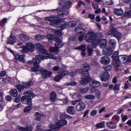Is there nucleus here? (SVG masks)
<instances>
[{"label": "nucleus", "mask_w": 131, "mask_h": 131, "mask_svg": "<svg viewBox=\"0 0 131 131\" xmlns=\"http://www.w3.org/2000/svg\"><path fill=\"white\" fill-rule=\"evenodd\" d=\"M84 68L86 71H83L82 69H78L76 71V72H72L70 73V75L71 76H74L76 73H81L83 76V77L81 79L80 81V84L82 85H86L88 83H89L90 86L91 88H98L101 86V82L94 80L90 77V74H89V70H90V65L88 63H85L84 65Z\"/></svg>", "instance_id": "f257e3e1"}, {"label": "nucleus", "mask_w": 131, "mask_h": 131, "mask_svg": "<svg viewBox=\"0 0 131 131\" xmlns=\"http://www.w3.org/2000/svg\"><path fill=\"white\" fill-rule=\"evenodd\" d=\"M60 7L58 9H53V12H56L59 18H63L64 16L68 15V11L64 10V9H69L71 8L72 3L70 1H65V0H60L59 1Z\"/></svg>", "instance_id": "f03ea898"}, {"label": "nucleus", "mask_w": 131, "mask_h": 131, "mask_svg": "<svg viewBox=\"0 0 131 131\" xmlns=\"http://www.w3.org/2000/svg\"><path fill=\"white\" fill-rule=\"evenodd\" d=\"M46 21L50 22L49 25L50 26H54L57 29H61V27L63 28L65 27V21L62 19H59L58 16H49L45 18Z\"/></svg>", "instance_id": "7ed1b4c3"}, {"label": "nucleus", "mask_w": 131, "mask_h": 131, "mask_svg": "<svg viewBox=\"0 0 131 131\" xmlns=\"http://www.w3.org/2000/svg\"><path fill=\"white\" fill-rule=\"evenodd\" d=\"M112 58L115 60L113 62V65L115 67H119L121 64L125 63L127 61V55H118V51H116L114 53Z\"/></svg>", "instance_id": "20e7f679"}, {"label": "nucleus", "mask_w": 131, "mask_h": 131, "mask_svg": "<svg viewBox=\"0 0 131 131\" xmlns=\"http://www.w3.org/2000/svg\"><path fill=\"white\" fill-rule=\"evenodd\" d=\"M36 49H37L38 52L42 54H41L42 60H43V59H50V58H51V59H53L54 60L57 59L56 56L49 54L48 51L45 49V47L39 43H37L36 45Z\"/></svg>", "instance_id": "39448f33"}, {"label": "nucleus", "mask_w": 131, "mask_h": 131, "mask_svg": "<svg viewBox=\"0 0 131 131\" xmlns=\"http://www.w3.org/2000/svg\"><path fill=\"white\" fill-rule=\"evenodd\" d=\"M84 38L86 42H92V48H96L97 45L99 43V41L97 39V34L93 32H90L87 33Z\"/></svg>", "instance_id": "423d86ee"}, {"label": "nucleus", "mask_w": 131, "mask_h": 131, "mask_svg": "<svg viewBox=\"0 0 131 131\" xmlns=\"http://www.w3.org/2000/svg\"><path fill=\"white\" fill-rule=\"evenodd\" d=\"M42 60L41 58V54L39 55H36L35 58H33L32 60H29L28 61V64H31L33 63L34 67L32 68L31 71L33 72H37L39 70V63L40 61Z\"/></svg>", "instance_id": "0eeeda50"}, {"label": "nucleus", "mask_w": 131, "mask_h": 131, "mask_svg": "<svg viewBox=\"0 0 131 131\" xmlns=\"http://www.w3.org/2000/svg\"><path fill=\"white\" fill-rule=\"evenodd\" d=\"M65 44L63 43L62 41V36H60L56 38V42L55 43V48L50 47L49 51L50 53H54L55 54H58V50L62 47H64Z\"/></svg>", "instance_id": "6e6552de"}, {"label": "nucleus", "mask_w": 131, "mask_h": 131, "mask_svg": "<svg viewBox=\"0 0 131 131\" xmlns=\"http://www.w3.org/2000/svg\"><path fill=\"white\" fill-rule=\"evenodd\" d=\"M65 24L63 25L64 26V28L61 27V29L57 30L55 31V34L57 35H62V30L65 29V28H73V27H75L76 25H77V23L75 21H71L68 23L65 21Z\"/></svg>", "instance_id": "1a4fd4ad"}, {"label": "nucleus", "mask_w": 131, "mask_h": 131, "mask_svg": "<svg viewBox=\"0 0 131 131\" xmlns=\"http://www.w3.org/2000/svg\"><path fill=\"white\" fill-rule=\"evenodd\" d=\"M25 96L21 98L23 104H28L29 106H32L31 98H30V91H27L24 93Z\"/></svg>", "instance_id": "9d476101"}, {"label": "nucleus", "mask_w": 131, "mask_h": 131, "mask_svg": "<svg viewBox=\"0 0 131 131\" xmlns=\"http://www.w3.org/2000/svg\"><path fill=\"white\" fill-rule=\"evenodd\" d=\"M59 73L60 75H59L55 77V81H57V82H59L64 76H66V75H68V74L69 73L68 71H67V70L66 69V68L62 67L60 68V71L59 72Z\"/></svg>", "instance_id": "9b49d317"}, {"label": "nucleus", "mask_w": 131, "mask_h": 131, "mask_svg": "<svg viewBox=\"0 0 131 131\" xmlns=\"http://www.w3.org/2000/svg\"><path fill=\"white\" fill-rule=\"evenodd\" d=\"M33 84V82L31 81H29L28 83H25L23 84V86L21 85H16V88L18 90L19 93L21 91H23L24 89H28V88L30 87V85H32Z\"/></svg>", "instance_id": "f8f14e48"}, {"label": "nucleus", "mask_w": 131, "mask_h": 131, "mask_svg": "<svg viewBox=\"0 0 131 131\" xmlns=\"http://www.w3.org/2000/svg\"><path fill=\"white\" fill-rule=\"evenodd\" d=\"M100 78L101 81H107L110 78V74L109 72H105L100 75Z\"/></svg>", "instance_id": "ddd939ff"}, {"label": "nucleus", "mask_w": 131, "mask_h": 131, "mask_svg": "<svg viewBox=\"0 0 131 131\" xmlns=\"http://www.w3.org/2000/svg\"><path fill=\"white\" fill-rule=\"evenodd\" d=\"M85 109V103L84 102H80L76 105V110L78 112L83 111Z\"/></svg>", "instance_id": "4468645a"}, {"label": "nucleus", "mask_w": 131, "mask_h": 131, "mask_svg": "<svg viewBox=\"0 0 131 131\" xmlns=\"http://www.w3.org/2000/svg\"><path fill=\"white\" fill-rule=\"evenodd\" d=\"M110 30L108 31V35L114 36L115 34L118 32L116 28H115V25L111 24L110 26Z\"/></svg>", "instance_id": "2eb2a0df"}, {"label": "nucleus", "mask_w": 131, "mask_h": 131, "mask_svg": "<svg viewBox=\"0 0 131 131\" xmlns=\"http://www.w3.org/2000/svg\"><path fill=\"white\" fill-rule=\"evenodd\" d=\"M111 62V59L108 56H102L100 58V63L103 65H108Z\"/></svg>", "instance_id": "dca6fc26"}, {"label": "nucleus", "mask_w": 131, "mask_h": 131, "mask_svg": "<svg viewBox=\"0 0 131 131\" xmlns=\"http://www.w3.org/2000/svg\"><path fill=\"white\" fill-rule=\"evenodd\" d=\"M102 53L105 56H111L113 54V50L109 47H105L103 48Z\"/></svg>", "instance_id": "f3484780"}, {"label": "nucleus", "mask_w": 131, "mask_h": 131, "mask_svg": "<svg viewBox=\"0 0 131 131\" xmlns=\"http://www.w3.org/2000/svg\"><path fill=\"white\" fill-rule=\"evenodd\" d=\"M9 52L10 53H12L15 56V60H19L20 62H24L25 61V59H24V57H23V55H19L17 54H14L13 51L11 49H9Z\"/></svg>", "instance_id": "a211bd4d"}, {"label": "nucleus", "mask_w": 131, "mask_h": 131, "mask_svg": "<svg viewBox=\"0 0 131 131\" xmlns=\"http://www.w3.org/2000/svg\"><path fill=\"white\" fill-rule=\"evenodd\" d=\"M40 72L42 75V78L46 79L47 77H50L52 75V73L45 70H40Z\"/></svg>", "instance_id": "6ab92c4d"}, {"label": "nucleus", "mask_w": 131, "mask_h": 131, "mask_svg": "<svg viewBox=\"0 0 131 131\" xmlns=\"http://www.w3.org/2000/svg\"><path fill=\"white\" fill-rule=\"evenodd\" d=\"M75 31H77V32H78V35H79V34H81V35L78 37V40L79 41H82V40H83V32L79 31V30H81V27H76L75 29Z\"/></svg>", "instance_id": "aec40b11"}, {"label": "nucleus", "mask_w": 131, "mask_h": 131, "mask_svg": "<svg viewBox=\"0 0 131 131\" xmlns=\"http://www.w3.org/2000/svg\"><path fill=\"white\" fill-rule=\"evenodd\" d=\"M86 49V46H85V45H82L81 46L78 47L77 48H75V50H80V51H81V52H82L81 53V56H82V57H84V56H85V50Z\"/></svg>", "instance_id": "412c9836"}, {"label": "nucleus", "mask_w": 131, "mask_h": 131, "mask_svg": "<svg viewBox=\"0 0 131 131\" xmlns=\"http://www.w3.org/2000/svg\"><path fill=\"white\" fill-rule=\"evenodd\" d=\"M115 15L117 16H122L123 15V10L121 8H115L114 10Z\"/></svg>", "instance_id": "4be33fe9"}, {"label": "nucleus", "mask_w": 131, "mask_h": 131, "mask_svg": "<svg viewBox=\"0 0 131 131\" xmlns=\"http://www.w3.org/2000/svg\"><path fill=\"white\" fill-rule=\"evenodd\" d=\"M49 128H50V130H51V131H57V130H59V126L58 125L57 123H56V124H50L49 125Z\"/></svg>", "instance_id": "5701e85b"}, {"label": "nucleus", "mask_w": 131, "mask_h": 131, "mask_svg": "<svg viewBox=\"0 0 131 131\" xmlns=\"http://www.w3.org/2000/svg\"><path fill=\"white\" fill-rule=\"evenodd\" d=\"M16 42V37L14 36H10L7 41L9 45H14Z\"/></svg>", "instance_id": "b1692460"}, {"label": "nucleus", "mask_w": 131, "mask_h": 131, "mask_svg": "<svg viewBox=\"0 0 131 131\" xmlns=\"http://www.w3.org/2000/svg\"><path fill=\"white\" fill-rule=\"evenodd\" d=\"M26 46L29 49V52H32L34 51V45L31 42H27Z\"/></svg>", "instance_id": "393cba45"}, {"label": "nucleus", "mask_w": 131, "mask_h": 131, "mask_svg": "<svg viewBox=\"0 0 131 131\" xmlns=\"http://www.w3.org/2000/svg\"><path fill=\"white\" fill-rule=\"evenodd\" d=\"M99 47L101 49L103 48H107V40L106 39H103L99 43Z\"/></svg>", "instance_id": "a878e982"}, {"label": "nucleus", "mask_w": 131, "mask_h": 131, "mask_svg": "<svg viewBox=\"0 0 131 131\" xmlns=\"http://www.w3.org/2000/svg\"><path fill=\"white\" fill-rule=\"evenodd\" d=\"M57 123L59 128H60L61 126H64V125H66V124H67V121L65 120H60L58 121Z\"/></svg>", "instance_id": "bb28decb"}, {"label": "nucleus", "mask_w": 131, "mask_h": 131, "mask_svg": "<svg viewBox=\"0 0 131 131\" xmlns=\"http://www.w3.org/2000/svg\"><path fill=\"white\" fill-rule=\"evenodd\" d=\"M67 112L69 114H71L73 115L74 113H75V111H74V106H69L68 107Z\"/></svg>", "instance_id": "cd10ccee"}, {"label": "nucleus", "mask_w": 131, "mask_h": 131, "mask_svg": "<svg viewBox=\"0 0 131 131\" xmlns=\"http://www.w3.org/2000/svg\"><path fill=\"white\" fill-rule=\"evenodd\" d=\"M108 45L111 47V48L114 49V47L116 46V40L113 39H110L108 41Z\"/></svg>", "instance_id": "c85d7f7f"}, {"label": "nucleus", "mask_w": 131, "mask_h": 131, "mask_svg": "<svg viewBox=\"0 0 131 131\" xmlns=\"http://www.w3.org/2000/svg\"><path fill=\"white\" fill-rule=\"evenodd\" d=\"M106 124L109 128H111L112 129H115V128L117 127L116 125H115V123H114L112 122H107Z\"/></svg>", "instance_id": "c756f323"}, {"label": "nucleus", "mask_w": 131, "mask_h": 131, "mask_svg": "<svg viewBox=\"0 0 131 131\" xmlns=\"http://www.w3.org/2000/svg\"><path fill=\"white\" fill-rule=\"evenodd\" d=\"M115 94H117L120 91V84H115L113 88Z\"/></svg>", "instance_id": "7c9ffc66"}, {"label": "nucleus", "mask_w": 131, "mask_h": 131, "mask_svg": "<svg viewBox=\"0 0 131 131\" xmlns=\"http://www.w3.org/2000/svg\"><path fill=\"white\" fill-rule=\"evenodd\" d=\"M20 39L21 40H24V41H26L27 40H29V37H28V36H27V35H26V34H21L20 35Z\"/></svg>", "instance_id": "2f4dec72"}, {"label": "nucleus", "mask_w": 131, "mask_h": 131, "mask_svg": "<svg viewBox=\"0 0 131 131\" xmlns=\"http://www.w3.org/2000/svg\"><path fill=\"white\" fill-rule=\"evenodd\" d=\"M57 99V95L54 92H52L50 94V100L52 102H55Z\"/></svg>", "instance_id": "473e14b6"}, {"label": "nucleus", "mask_w": 131, "mask_h": 131, "mask_svg": "<svg viewBox=\"0 0 131 131\" xmlns=\"http://www.w3.org/2000/svg\"><path fill=\"white\" fill-rule=\"evenodd\" d=\"M35 39L36 40H42L43 39H45V36L41 35L40 34H37L35 36Z\"/></svg>", "instance_id": "72a5a7b5"}, {"label": "nucleus", "mask_w": 131, "mask_h": 131, "mask_svg": "<svg viewBox=\"0 0 131 131\" xmlns=\"http://www.w3.org/2000/svg\"><path fill=\"white\" fill-rule=\"evenodd\" d=\"M10 94L12 97H16L18 95V91L16 89H12L10 91Z\"/></svg>", "instance_id": "f704fd0d"}, {"label": "nucleus", "mask_w": 131, "mask_h": 131, "mask_svg": "<svg viewBox=\"0 0 131 131\" xmlns=\"http://www.w3.org/2000/svg\"><path fill=\"white\" fill-rule=\"evenodd\" d=\"M114 37H116L118 40H120L121 38H122V34L119 32H117V33L114 35Z\"/></svg>", "instance_id": "c9c22d12"}, {"label": "nucleus", "mask_w": 131, "mask_h": 131, "mask_svg": "<svg viewBox=\"0 0 131 131\" xmlns=\"http://www.w3.org/2000/svg\"><path fill=\"white\" fill-rule=\"evenodd\" d=\"M35 117L36 120H38V121H40V120H41V115L38 112L35 113Z\"/></svg>", "instance_id": "e433bc0d"}, {"label": "nucleus", "mask_w": 131, "mask_h": 131, "mask_svg": "<svg viewBox=\"0 0 131 131\" xmlns=\"http://www.w3.org/2000/svg\"><path fill=\"white\" fill-rule=\"evenodd\" d=\"M90 91V88L87 87L86 88L81 89L80 90V93L82 94H86Z\"/></svg>", "instance_id": "4c0bfd02"}, {"label": "nucleus", "mask_w": 131, "mask_h": 131, "mask_svg": "<svg viewBox=\"0 0 131 131\" xmlns=\"http://www.w3.org/2000/svg\"><path fill=\"white\" fill-rule=\"evenodd\" d=\"M103 68L104 70H105V71H110V70H111V69H112V66L110 64L107 66L104 67Z\"/></svg>", "instance_id": "58836bf2"}, {"label": "nucleus", "mask_w": 131, "mask_h": 131, "mask_svg": "<svg viewBox=\"0 0 131 131\" xmlns=\"http://www.w3.org/2000/svg\"><path fill=\"white\" fill-rule=\"evenodd\" d=\"M84 98H85V99H86L87 100H93L95 99V96L92 95H86L84 97Z\"/></svg>", "instance_id": "ea45409f"}, {"label": "nucleus", "mask_w": 131, "mask_h": 131, "mask_svg": "<svg viewBox=\"0 0 131 131\" xmlns=\"http://www.w3.org/2000/svg\"><path fill=\"white\" fill-rule=\"evenodd\" d=\"M9 81V79L7 78H2L0 79L1 83H7Z\"/></svg>", "instance_id": "a19ab883"}, {"label": "nucleus", "mask_w": 131, "mask_h": 131, "mask_svg": "<svg viewBox=\"0 0 131 131\" xmlns=\"http://www.w3.org/2000/svg\"><path fill=\"white\" fill-rule=\"evenodd\" d=\"M87 49H88V55L89 56H91V55H92V54H93V48L90 47V46H88L87 47Z\"/></svg>", "instance_id": "79ce46f5"}, {"label": "nucleus", "mask_w": 131, "mask_h": 131, "mask_svg": "<svg viewBox=\"0 0 131 131\" xmlns=\"http://www.w3.org/2000/svg\"><path fill=\"white\" fill-rule=\"evenodd\" d=\"M98 128H103L105 127V124L104 123H99L96 125Z\"/></svg>", "instance_id": "37998d69"}, {"label": "nucleus", "mask_w": 131, "mask_h": 131, "mask_svg": "<svg viewBox=\"0 0 131 131\" xmlns=\"http://www.w3.org/2000/svg\"><path fill=\"white\" fill-rule=\"evenodd\" d=\"M29 50L27 48V47L26 46H24L23 47V53H29Z\"/></svg>", "instance_id": "c03bdc74"}, {"label": "nucleus", "mask_w": 131, "mask_h": 131, "mask_svg": "<svg viewBox=\"0 0 131 131\" xmlns=\"http://www.w3.org/2000/svg\"><path fill=\"white\" fill-rule=\"evenodd\" d=\"M112 119L113 120H116L118 122V121H119V120L120 119V117L118 115H114L113 116Z\"/></svg>", "instance_id": "a18cd8bd"}, {"label": "nucleus", "mask_w": 131, "mask_h": 131, "mask_svg": "<svg viewBox=\"0 0 131 131\" xmlns=\"http://www.w3.org/2000/svg\"><path fill=\"white\" fill-rule=\"evenodd\" d=\"M31 109H32L31 106L29 105V106L26 107L24 110V112H25V113H27V112H29V111H30Z\"/></svg>", "instance_id": "49530a36"}, {"label": "nucleus", "mask_w": 131, "mask_h": 131, "mask_svg": "<svg viewBox=\"0 0 131 131\" xmlns=\"http://www.w3.org/2000/svg\"><path fill=\"white\" fill-rule=\"evenodd\" d=\"M5 23H7V18H3L2 20L0 21V26H4Z\"/></svg>", "instance_id": "de8ad7c7"}, {"label": "nucleus", "mask_w": 131, "mask_h": 131, "mask_svg": "<svg viewBox=\"0 0 131 131\" xmlns=\"http://www.w3.org/2000/svg\"><path fill=\"white\" fill-rule=\"evenodd\" d=\"M130 86V83H129V82L128 81H126V82L125 83L124 89L125 90H127V89L128 88V86Z\"/></svg>", "instance_id": "09e8293b"}, {"label": "nucleus", "mask_w": 131, "mask_h": 131, "mask_svg": "<svg viewBox=\"0 0 131 131\" xmlns=\"http://www.w3.org/2000/svg\"><path fill=\"white\" fill-rule=\"evenodd\" d=\"M105 4L107 6H112L113 5V1L110 0V1H106L105 2Z\"/></svg>", "instance_id": "8fccbe9b"}, {"label": "nucleus", "mask_w": 131, "mask_h": 131, "mask_svg": "<svg viewBox=\"0 0 131 131\" xmlns=\"http://www.w3.org/2000/svg\"><path fill=\"white\" fill-rule=\"evenodd\" d=\"M76 84H77V83L74 81H72V82H70L69 83H66V85H76Z\"/></svg>", "instance_id": "3c124183"}, {"label": "nucleus", "mask_w": 131, "mask_h": 131, "mask_svg": "<svg viewBox=\"0 0 131 131\" xmlns=\"http://www.w3.org/2000/svg\"><path fill=\"white\" fill-rule=\"evenodd\" d=\"M125 17H131V10L127 11L125 13Z\"/></svg>", "instance_id": "603ef678"}, {"label": "nucleus", "mask_w": 131, "mask_h": 131, "mask_svg": "<svg viewBox=\"0 0 131 131\" xmlns=\"http://www.w3.org/2000/svg\"><path fill=\"white\" fill-rule=\"evenodd\" d=\"M46 37L48 38V39H54V35H53V34H49L46 35Z\"/></svg>", "instance_id": "864d4df0"}, {"label": "nucleus", "mask_w": 131, "mask_h": 131, "mask_svg": "<svg viewBox=\"0 0 131 131\" xmlns=\"http://www.w3.org/2000/svg\"><path fill=\"white\" fill-rule=\"evenodd\" d=\"M88 18L91 20H95V15L93 14H89L88 15Z\"/></svg>", "instance_id": "5fc2aeb1"}, {"label": "nucleus", "mask_w": 131, "mask_h": 131, "mask_svg": "<svg viewBox=\"0 0 131 131\" xmlns=\"http://www.w3.org/2000/svg\"><path fill=\"white\" fill-rule=\"evenodd\" d=\"M121 117L122 121H126V120H127V116L122 115Z\"/></svg>", "instance_id": "6e6d98bb"}, {"label": "nucleus", "mask_w": 131, "mask_h": 131, "mask_svg": "<svg viewBox=\"0 0 131 131\" xmlns=\"http://www.w3.org/2000/svg\"><path fill=\"white\" fill-rule=\"evenodd\" d=\"M96 114H97V111H96V110L92 111L91 112V113H90L91 116H95V115H96Z\"/></svg>", "instance_id": "4d7b16f0"}, {"label": "nucleus", "mask_w": 131, "mask_h": 131, "mask_svg": "<svg viewBox=\"0 0 131 131\" xmlns=\"http://www.w3.org/2000/svg\"><path fill=\"white\" fill-rule=\"evenodd\" d=\"M20 100H21V97H16L15 99V103H19L20 102Z\"/></svg>", "instance_id": "13d9d810"}, {"label": "nucleus", "mask_w": 131, "mask_h": 131, "mask_svg": "<svg viewBox=\"0 0 131 131\" xmlns=\"http://www.w3.org/2000/svg\"><path fill=\"white\" fill-rule=\"evenodd\" d=\"M78 102H80V100H75V101H73L72 102V105H76V104H77V103H78Z\"/></svg>", "instance_id": "bf43d9fd"}, {"label": "nucleus", "mask_w": 131, "mask_h": 131, "mask_svg": "<svg viewBox=\"0 0 131 131\" xmlns=\"http://www.w3.org/2000/svg\"><path fill=\"white\" fill-rule=\"evenodd\" d=\"M60 69V67L59 66H55L53 68V70L54 71H58Z\"/></svg>", "instance_id": "052dcab7"}, {"label": "nucleus", "mask_w": 131, "mask_h": 131, "mask_svg": "<svg viewBox=\"0 0 131 131\" xmlns=\"http://www.w3.org/2000/svg\"><path fill=\"white\" fill-rule=\"evenodd\" d=\"M6 71H3L0 73V76H1L2 77H4V76H6Z\"/></svg>", "instance_id": "680f3d73"}, {"label": "nucleus", "mask_w": 131, "mask_h": 131, "mask_svg": "<svg viewBox=\"0 0 131 131\" xmlns=\"http://www.w3.org/2000/svg\"><path fill=\"white\" fill-rule=\"evenodd\" d=\"M60 117L61 119H65V118H67V116L66 114H62L60 116Z\"/></svg>", "instance_id": "e2e57ef3"}, {"label": "nucleus", "mask_w": 131, "mask_h": 131, "mask_svg": "<svg viewBox=\"0 0 131 131\" xmlns=\"http://www.w3.org/2000/svg\"><path fill=\"white\" fill-rule=\"evenodd\" d=\"M90 113V110H87L84 114L83 117H86V116L89 115V113Z\"/></svg>", "instance_id": "0e129e2a"}, {"label": "nucleus", "mask_w": 131, "mask_h": 131, "mask_svg": "<svg viewBox=\"0 0 131 131\" xmlns=\"http://www.w3.org/2000/svg\"><path fill=\"white\" fill-rule=\"evenodd\" d=\"M113 83H116V82H117V77H115L113 79Z\"/></svg>", "instance_id": "69168bd1"}, {"label": "nucleus", "mask_w": 131, "mask_h": 131, "mask_svg": "<svg viewBox=\"0 0 131 131\" xmlns=\"http://www.w3.org/2000/svg\"><path fill=\"white\" fill-rule=\"evenodd\" d=\"M126 99H131V95H127L125 96L124 97V99L126 100Z\"/></svg>", "instance_id": "338daca9"}, {"label": "nucleus", "mask_w": 131, "mask_h": 131, "mask_svg": "<svg viewBox=\"0 0 131 131\" xmlns=\"http://www.w3.org/2000/svg\"><path fill=\"white\" fill-rule=\"evenodd\" d=\"M126 124L129 125V126H131V120H128V121L126 123Z\"/></svg>", "instance_id": "774afa93"}]
</instances>
